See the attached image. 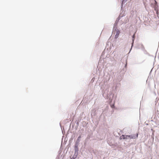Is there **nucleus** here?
Listing matches in <instances>:
<instances>
[{"mask_svg":"<svg viewBox=\"0 0 159 159\" xmlns=\"http://www.w3.org/2000/svg\"><path fill=\"white\" fill-rule=\"evenodd\" d=\"M114 72L111 71H108V72H105L104 74V84L102 85L101 89L102 91L103 96L104 97H107L110 99L111 98V95L116 90V86L115 88L113 86H111L110 84H106L112 77L114 74Z\"/></svg>","mask_w":159,"mask_h":159,"instance_id":"1","label":"nucleus"},{"mask_svg":"<svg viewBox=\"0 0 159 159\" xmlns=\"http://www.w3.org/2000/svg\"><path fill=\"white\" fill-rule=\"evenodd\" d=\"M78 144H75V148H74V150L75 151V152L74 155V157H76L78 155V151L79 150V149L78 148Z\"/></svg>","mask_w":159,"mask_h":159,"instance_id":"2","label":"nucleus"},{"mask_svg":"<svg viewBox=\"0 0 159 159\" xmlns=\"http://www.w3.org/2000/svg\"><path fill=\"white\" fill-rule=\"evenodd\" d=\"M138 134H131L129 135V139H135L138 137Z\"/></svg>","mask_w":159,"mask_h":159,"instance_id":"3","label":"nucleus"},{"mask_svg":"<svg viewBox=\"0 0 159 159\" xmlns=\"http://www.w3.org/2000/svg\"><path fill=\"white\" fill-rule=\"evenodd\" d=\"M132 46L131 47V48L130 49V51H131V49H132V47L133 46L134 40V38H135V34H134V35L132 36Z\"/></svg>","mask_w":159,"mask_h":159,"instance_id":"4","label":"nucleus"},{"mask_svg":"<svg viewBox=\"0 0 159 159\" xmlns=\"http://www.w3.org/2000/svg\"><path fill=\"white\" fill-rule=\"evenodd\" d=\"M81 137V135H80L78 137V139L76 141L75 144H78L79 145V143L80 141V139Z\"/></svg>","mask_w":159,"mask_h":159,"instance_id":"5","label":"nucleus"},{"mask_svg":"<svg viewBox=\"0 0 159 159\" xmlns=\"http://www.w3.org/2000/svg\"><path fill=\"white\" fill-rule=\"evenodd\" d=\"M120 34V31L119 30H116V33L115 36V38L117 39L118 38Z\"/></svg>","mask_w":159,"mask_h":159,"instance_id":"6","label":"nucleus"},{"mask_svg":"<svg viewBox=\"0 0 159 159\" xmlns=\"http://www.w3.org/2000/svg\"><path fill=\"white\" fill-rule=\"evenodd\" d=\"M120 139H125V135H122V136H120Z\"/></svg>","mask_w":159,"mask_h":159,"instance_id":"7","label":"nucleus"},{"mask_svg":"<svg viewBox=\"0 0 159 159\" xmlns=\"http://www.w3.org/2000/svg\"><path fill=\"white\" fill-rule=\"evenodd\" d=\"M129 139V135H125V139Z\"/></svg>","mask_w":159,"mask_h":159,"instance_id":"8","label":"nucleus"},{"mask_svg":"<svg viewBox=\"0 0 159 159\" xmlns=\"http://www.w3.org/2000/svg\"><path fill=\"white\" fill-rule=\"evenodd\" d=\"M141 48L142 50H144L145 49L144 46H143V44H142L141 45Z\"/></svg>","mask_w":159,"mask_h":159,"instance_id":"9","label":"nucleus"},{"mask_svg":"<svg viewBox=\"0 0 159 159\" xmlns=\"http://www.w3.org/2000/svg\"><path fill=\"white\" fill-rule=\"evenodd\" d=\"M118 23V21H117V20H116L114 25L117 26Z\"/></svg>","mask_w":159,"mask_h":159,"instance_id":"10","label":"nucleus"},{"mask_svg":"<svg viewBox=\"0 0 159 159\" xmlns=\"http://www.w3.org/2000/svg\"><path fill=\"white\" fill-rule=\"evenodd\" d=\"M115 52H113V53L111 54V57H112L113 56H115Z\"/></svg>","mask_w":159,"mask_h":159,"instance_id":"11","label":"nucleus"},{"mask_svg":"<svg viewBox=\"0 0 159 159\" xmlns=\"http://www.w3.org/2000/svg\"><path fill=\"white\" fill-rule=\"evenodd\" d=\"M116 29H117V26L114 25L113 29V31L114 30H115V31L116 30Z\"/></svg>","mask_w":159,"mask_h":159,"instance_id":"12","label":"nucleus"},{"mask_svg":"<svg viewBox=\"0 0 159 159\" xmlns=\"http://www.w3.org/2000/svg\"><path fill=\"white\" fill-rule=\"evenodd\" d=\"M127 0H122V4H123V3H125Z\"/></svg>","mask_w":159,"mask_h":159,"instance_id":"13","label":"nucleus"},{"mask_svg":"<svg viewBox=\"0 0 159 159\" xmlns=\"http://www.w3.org/2000/svg\"><path fill=\"white\" fill-rule=\"evenodd\" d=\"M155 10L156 11H157V13L158 14V11L156 9V8H155Z\"/></svg>","mask_w":159,"mask_h":159,"instance_id":"14","label":"nucleus"},{"mask_svg":"<svg viewBox=\"0 0 159 159\" xmlns=\"http://www.w3.org/2000/svg\"><path fill=\"white\" fill-rule=\"evenodd\" d=\"M113 60H115V58H113V60L112 59H111V61H113Z\"/></svg>","mask_w":159,"mask_h":159,"instance_id":"15","label":"nucleus"},{"mask_svg":"<svg viewBox=\"0 0 159 159\" xmlns=\"http://www.w3.org/2000/svg\"><path fill=\"white\" fill-rule=\"evenodd\" d=\"M119 19H119V18H118L117 19V20H117V21H119Z\"/></svg>","mask_w":159,"mask_h":159,"instance_id":"16","label":"nucleus"},{"mask_svg":"<svg viewBox=\"0 0 159 159\" xmlns=\"http://www.w3.org/2000/svg\"><path fill=\"white\" fill-rule=\"evenodd\" d=\"M155 1V4H157V2Z\"/></svg>","mask_w":159,"mask_h":159,"instance_id":"17","label":"nucleus"},{"mask_svg":"<svg viewBox=\"0 0 159 159\" xmlns=\"http://www.w3.org/2000/svg\"><path fill=\"white\" fill-rule=\"evenodd\" d=\"M122 16H121V15L120 14V15H119V17H120H120H122Z\"/></svg>","mask_w":159,"mask_h":159,"instance_id":"18","label":"nucleus"},{"mask_svg":"<svg viewBox=\"0 0 159 159\" xmlns=\"http://www.w3.org/2000/svg\"><path fill=\"white\" fill-rule=\"evenodd\" d=\"M114 96V94H113L112 95V98H113V97Z\"/></svg>","mask_w":159,"mask_h":159,"instance_id":"19","label":"nucleus"}]
</instances>
